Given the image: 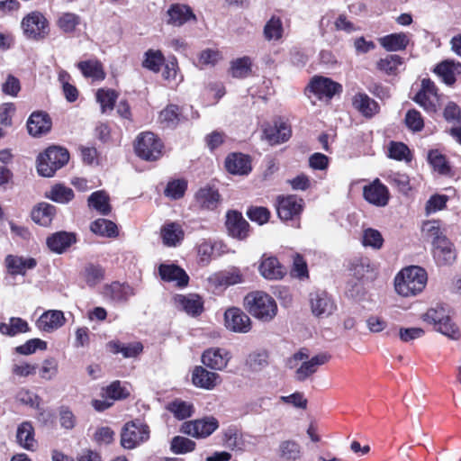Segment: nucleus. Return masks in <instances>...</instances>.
<instances>
[{"label": "nucleus", "instance_id": "nucleus-24", "mask_svg": "<svg viewBox=\"0 0 461 461\" xmlns=\"http://www.w3.org/2000/svg\"><path fill=\"white\" fill-rule=\"evenodd\" d=\"M192 381L197 387L212 390L220 383V375L203 366H196L192 374Z\"/></svg>", "mask_w": 461, "mask_h": 461}, {"label": "nucleus", "instance_id": "nucleus-14", "mask_svg": "<svg viewBox=\"0 0 461 461\" xmlns=\"http://www.w3.org/2000/svg\"><path fill=\"white\" fill-rule=\"evenodd\" d=\"M52 122L50 115L42 111L33 112L28 121L27 129L30 135L41 137L51 130Z\"/></svg>", "mask_w": 461, "mask_h": 461}, {"label": "nucleus", "instance_id": "nucleus-36", "mask_svg": "<svg viewBox=\"0 0 461 461\" xmlns=\"http://www.w3.org/2000/svg\"><path fill=\"white\" fill-rule=\"evenodd\" d=\"M29 330L28 322L19 317H11L8 323H0V333L9 337H14L20 333H26Z\"/></svg>", "mask_w": 461, "mask_h": 461}, {"label": "nucleus", "instance_id": "nucleus-61", "mask_svg": "<svg viewBox=\"0 0 461 461\" xmlns=\"http://www.w3.org/2000/svg\"><path fill=\"white\" fill-rule=\"evenodd\" d=\"M224 444L231 449H241L243 446L242 436L234 428H229L224 433Z\"/></svg>", "mask_w": 461, "mask_h": 461}, {"label": "nucleus", "instance_id": "nucleus-52", "mask_svg": "<svg viewBox=\"0 0 461 461\" xmlns=\"http://www.w3.org/2000/svg\"><path fill=\"white\" fill-rule=\"evenodd\" d=\"M283 25L280 18L273 16L264 27V36L267 41H277L282 37Z\"/></svg>", "mask_w": 461, "mask_h": 461}, {"label": "nucleus", "instance_id": "nucleus-23", "mask_svg": "<svg viewBox=\"0 0 461 461\" xmlns=\"http://www.w3.org/2000/svg\"><path fill=\"white\" fill-rule=\"evenodd\" d=\"M34 428L31 421H23L16 430V442L17 444L29 451L35 450L37 447V441L35 439Z\"/></svg>", "mask_w": 461, "mask_h": 461}, {"label": "nucleus", "instance_id": "nucleus-40", "mask_svg": "<svg viewBox=\"0 0 461 461\" xmlns=\"http://www.w3.org/2000/svg\"><path fill=\"white\" fill-rule=\"evenodd\" d=\"M91 230L100 236L114 238L118 236L117 225L112 221L100 218L91 223Z\"/></svg>", "mask_w": 461, "mask_h": 461}, {"label": "nucleus", "instance_id": "nucleus-58", "mask_svg": "<svg viewBox=\"0 0 461 461\" xmlns=\"http://www.w3.org/2000/svg\"><path fill=\"white\" fill-rule=\"evenodd\" d=\"M46 348V341L40 339H32L27 340L24 344L18 346L15 351L20 355L28 356L33 354L37 349L45 350Z\"/></svg>", "mask_w": 461, "mask_h": 461}, {"label": "nucleus", "instance_id": "nucleus-5", "mask_svg": "<svg viewBox=\"0 0 461 461\" xmlns=\"http://www.w3.org/2000/svg\"><path fill=\"white\" fill-rule=\"evenodd\" d=\"M163 144L152 132L140 133L135 141L134 149L138 157L147 161H155L162 155Z\"/></svg>", "mask_w": 461, "mask_h": 461}, {"label": "nucleus", "instance_id": "nucleus-13", "mask_svg": "<svg viewBox=\"0 0 461 461\" xmlns=\"http://www.w3.org/2000/svg\"><path fill=\"white\" fill-rule=\"evenodd\" d=\"M311 310L316 317L330 315L335 305L325 291H315L310 294Z\"/></svg>", "mask_w": 461, "mask_h": 461}, {"label": "nucleus", "instance_id": "nucleus-22", "mask_svg": "<svg viewBox=\"0 0 461 461\" xmlns=\"http://www.w3.org/2000/svg\"><path fill=\"white\" fill-rule=\"evenodd\" d=\"M225 167L232 175H248L251 171L249 157L241 153L230 154L225 159Z\"/></svg>", "mask_w": 461, "mask_h": 461}, {"label": "nucleus", "instance_id": "nucleus-49", "mask_svg": "<svg viewBox=\"0 0 461 461\" xmlns=\"http://www.w3.org/2000/svg\"><path fill=\"white\" fill-rule=\"evenodd\" d=\"M362 244L364 247H371L374 249H380L384 244V239L377 230L367 228L363 231Z\"/></svg>", "mask_w": 461, "mask_h": 461}, {"label": "nucleus", "instance_id": "nucleus-53", "mask_svg": "<svg viewBox=\"0 0 461 461\" xmlns=\"http://www.w3.org/2000/svg\"><path fill=\"white\" fill-rule=\"evenodd\" d=\"M164 56L159 50H149L145 53V59L143 60V67L153 71L158 72L161 65L164 63Z\"/></svg>", "mask_w": 461, "mask_h": 461}, {"label": "nucleus", "instance_id": "nucleus-32", "mask_svg": "<svg viewBox=\"0 0 461 461\" xmlns=\"http://www.w3.org/2000/svg\"><path fill=\"white\" fill-rule=\"evenodd\" d=\"M161 238L164 245L176 247L184 239V230L178 223L170 222L162 227Z\"/></svg>", "mask_w": 461, "mask_h": 461}, {"label": "nucleus", "instance_id": "nucleus-60", "mask_svg": "<svg viewBox=\"0 0 461 461\" xmlns=\"http://www.w3.org/2000/svg\"><path fill=\"white\" fill-rule=\"evenodd\" d=\"M420 106H421L426 112L434 113L438 110V99H435L430 95H426L423 92H418L413 98Z\"/></svg>", "mask_w": 461, "mask_h": 461}, {"label": "nucleus", "instance_id": "nucleus-41", "mask_svg": "<svg viewBox=\"0 0 461 461\" xmlns=\"http://www.w3.org/2000/svg\"><path fill=\"white\" fill-rule=\"evenodd\" d=\"M269 355L261 349L251 352L246 358V366L253 372H258L268 366Z\"/></svg>", "mask_w": 461, "mask_h": 461}, {"label": "nucleus", "instance_id": "nucleus-2", "mask_svg": "<svg viewBox=\"0 0 461 461\" xmlns=\"http://www.w3.org/2000/svg\"><path fill=\"white\" fill-rule=\"evenodd\" d=\"M248 311L262 321H270L277 312V305L273 297L264 292H254L245 297Z\"/></svg>", "mask_w": 461, "mask_h": 461}, {"label": "nucleus", "instance_id": "nucleus-43", "mask_svg": "<svg viewBox=\"0 0 461 461\" xmlns=\"http://www.w3.org/2000/svg\"><path fill=\"white\" fill-rule=\"evenodd\" d=\"M77 68L86 77H92L97 80H102L105 77V74L102 68V65L98 61H81L77 63Z\"/></svg>", "mask_w": 461, "mask_h": 461}, {"label": "nucleus", "instance_id": "nucleus-11", "mask_svg": "<svg viewBox=\"0 0 461 461\" xmlns=\"http://www.w3.org/2000/svg\"><path fill=\"white\" fill-rule=\"evenodd\" d=\"M225 226L230 236L245 240L249 236V224L238 211H229L226 214Z\"/></svg>", "mask_w": 461, "mask_h": 461}, {"label": "nucleus", "instance_id": "nucleus-35", "mask_svg": "<svg viewBox=\"0 0 461 461\" xmlns=\"http://www.w3.org/2000/svg\"><path fill=\"white\" fill-rule=\"evenodd\" d=\"M56 213V207L47 203H39L32 211V219L41 226H49Z\"/></svg>", "mask_w": 461, "mask_h": 461}, {"label": "nucleus", "instance_id": "nucleus-34", "mask_svg": "<svg viewBox=\"0 0 461 461\" xmlns=\"http://www.w3.org/2000/svg\"><path fill=\"white\" fill-rule=\"evenodd\" d=\"M87 203L90 208L97 211L102 215H108L112 211L110 197L104 190L92 193L87 199Z\"/></svg>", "mask_w": 461, "mask_h": 461}, {"label": "nucleus", "instance_id": "nucleus-39", "mask_svg": "<svg viewBox=\"0 0 461 461\" xmlns=\"http://www.w3.org/2000/svg\"><path fill=\"white\" fill-rule=\"evenodd\" d=\"M176 301L186 313L193 316L200 314L203 311V303L196 294L177 295Z\"/></svg>", "mask_w": 461, "mask_h": 461}, {"label": "nucleus", "instance_id": "nucleus-54", "mask_svg": "<svg viewBox=\"0 0 461 461\" xmlns=\"http://www.w3.org/2000/svg\"><path fill=\"white\" fill-rule=\"evenodd\" d=\"M159 120L167 127H174L179 122V107L175 104L167 105L159 113Z\"/></svg>", "mask_w": 461, "mask_h": 461}, {"label": "nucleus", "instance_id": "nucleus-17", "mask_svg": "<svg viewBox=\"0 0 461 461\" xmlns=\"http://www.w3.org/2000/svg\"><path fill=\"white\" fill-rule=\"evenodd\" d=\"M160 278L165 282H176L179 287H185L188 285L189 276L180 267L171 264H161L158 267Z\"/></svg>", "mask_w": 461, "mask_h": 461}, {"label": "nucleus", "instance_id": "nucleus-7", "mask_svg": "<svg viewBox=\"0 0 461 461\" xmlns=\"http://www.w3.org/2000/svg\"><path fill=\"white\" fill-rule=\"evenodd\" d=\"M22 28L27 38L40 40L49 33V23L40 12H32L22 21Z\"/></svg>", "mask_w": 461, "mask_h": 461}, {"label": "nucleus", "instance_id": "nucleus-44", "mask_svg": "<svg viewBox=\"0 0 461 461\" xmlns=\"http://www.w3.org/2000/svg\"><path fill=\"white\" fill-rule=\"evenodd\" d=\"M83 277L88 286H95L104 277V270L99 265L87 264L83 271Z\"/></svg>", "mask_w": 461, "mask_h": 461}, {"label": "nucleus", "instance_id": "nucleus-48", "mask_svg": "<svg viewBox=\"0 0 461 461\" xmlns=\"http://www.w3.org/2000/svg\"><path fill=\"white\" fill-rule=\"evenodd\" d=\"M167 410L172 412L176 419L185 420L192 416L194 407L191 403L176 400L168 405Z\"/></svg>", "mask_w": 461, "mask_h": 461}, {"label": "nucleus", "instance_id": "nucleus-15", "mask_svg": "<svg viewBox=\"0 0 461 461\" xmlns=\"http://www.w3.org/2000/svg\"><path fill=\"white\" fill-rule=\"evenodd\" d=\"M365 199L376 206H385L389 201V191L379 179L374 180L363 189Z\"/></svg>", "mask_w": 461, "mask_h": 461}, {"label": "nucleus", "instance_id": "nucleus-55", "mask_svg": "<svg viewBox=\"0 0 461 461\" xmlns=\"http://www.w3.org/2000/svg\"><path fill=\"white\" fill-rule=\"evenodd\" d=\"M186 186L187 184L185 180H174L168 182L167 187L165 188L164 194L166 196L171 199L177 200L184 196Z\"/></svg>", "mask_w": 461, "mask_h": 461}, {"label": "nucleus", "instance_id": "nucleus-46", "mask_svg": "<svg viewBox=\"0 0 461 461\" xmlns=\"http://www.w3.org/2000/svg\"><path fill=\"white\" fill-rule=\"evenodd\" d=\"M47 197L59 203H67L73 199L74 192L69 187L56 185L50 189Z\"/></svg>", "mask_w": 461, "mask_h": 461}, {"label": "nucleus", "instance_id": "nucleus-29", "mask_svg": "<svg viewBox=\"0 0 461 461\" xmlns=\"http://www.w3.org/2000/svg\"><path fill=\"white\" fill-rule=\"evenodd\" d=\"M221 195L216 189L210 186L200 188L195 194V201L200 208L214 210L220 203Z\"/></svg>", "mask_w": 461, "mask_h": 461}, {"label": "nucleus", "instance_id": "nucleus-16", "mask_svg": "<svg viewBox=\"0 0 461 461\" xmlns=\"http://www.w3.org/2000/svg\"><path fill=\"white\" fill-rule=\"evenodd\" d=\"M309 87L311 88V91L320 98L322 96L331 98L334 95L342 91L341 85L323 77H314L312 79Z\"/></svg>", "mask_w": 461, "mask_h": 461}, {"label": "nucleus", "instance_id": "nucleus-3", "mask_svg": "<svg viewBox=\"0 0 461 461\" xmlns=\"http://www.w3.org/2000/svg\"><path fill=\"white\" fill-rule=\"evenodd\" d=\"M69 159L68 151L59 146L49 147L37 159V171L45 177H50L65 166Z\"/></svg>", "mask_w": 461, "mask_h": 461}, {"label": "nucleus", "instance_id": "nucleus-37", "mask_svg": "<svg viewBox=\"0 0 461 461\" xmlns=\"http://www.w3.org/2000/svg\"><path fill=\"white\" fill-rule=\"evenodd\" d=\"M278 456L285 461H295L301 457V446L293 439L283 440L278 446Z\"/></svg>", "mask_w": 461, "mask_h": 461}, {"label": "nucleus", "instance_id": "nucleus-30", "mask_svg": "<svg viewBox=\"0 0 461 461\" xmlns=\"http://www.w3.org/2000/svg\"><path fill=\"white\" fill-rule=\"evenodd\" d=\"M5 263L12 275H25L28 269H32L37 265V261L32 258L13 255H8L5 258Z\"/></svg>", "mask_w": 461, "mask_h": 461}, {"label": "nucleus", "instance_id": "nucleus-27", "mask_svg": "<svg viewBox=\"0 0 461 461\" xmlns=\"http://www.w3.org/2000/svg\"><path fill=\"white\" fill-rule=\"evenodd\" d=\"M168 24L181 26L190 19H195L192 10L184 5H172L167 12Z\"/></svg>", "mask_w": 461, "mask_h": 461}, {"label": "nucleus", "instance_id": "nucleus-38", "mask_svg": "<svg viewBox=\"0 0 461 461\" xmlns=\"http://www.w3.org/2000/svg\"><path fill=\"white\" fill-rule=\"evenodd\" d=\"M402 63V58L399 55L389 54L376 62V68L388 76H396L399 72L398 68Z\"/></svg>", "mask_w": 461, "mask_h": 461}, {"label": "nucleus", "instance_id": "nucleus-21", "mask_svg": "<svg viewBox=\"0 0 461 461\" xmlns=\"http://www.w3.org/2000/svg\"><path fill=\"white\" fill-rule=\"evenodd\" d=\"M260 275L267 280H279L285 274V268L276 257H262L258 267Z\"/></svg>", "mask_w": 461, "mask_h": 461}, {"label": "nucleus", "instance_id": "nucleus-6", "mask_svg": "<svg viewBox=\"0 0 461 461\" xmlns=\"http://www.w3.org/2000/svg\"><path fill=\"white\" fill-rule=\"evenodd\" d=\"M149 438V426L140 420L127 422L121 433V445L126 449H133Z\"/></svg>", "mask_w": 461, "mask_h": 461}, {"label": "nucleus", "instance_id": "nucleus-62", "mask_svg": "<svg viewBox=\"0 0 461 461\" xmlns=\"http://www.w3.org/2000/svg\"><path fill=\"white\" fill-rule=\"evenodd\" d=\"M59 419L61 428L70 430L77 424V418L73 411L67 406H61L59 409Z\"/></svg>", "mask_w": 461, "mask_h": 461}, {"label": "nucleus", "instance_id": "nucleus-45", "mask_svg": "<svg viewBox=\"0 0 461 461\" xmlns=\"http://www.w3.org/2000/svg\"><path fill=\"white\" fill-rule=\"evenodd\" d=\"M251 60L247 56L232 60L230 63L231 76L236 78L248 77L251 72Z\"/></svg>", "mask_w": 461, "mask_h": 461}, {"label": "nucleus", "instance_id": "nucleus-59", "mask_svg": "<svg viewBox=\"0 0 461 461\" xmlns=\"http://www.w3.org/2000/svg\"><path fill=\"white\" fill-rule=\"evenodd\" d=\"M80 23V17L72 13H65L63 14L59 21L58 25L59 27L67 33L73 32L76 30V27Z\"/></svg>", "mask_w": 461, "mask_h": 461}, {"label": "nucleus", "instance_id": "nucleus-26", "mask_svg": "<svg viewBox=\"0 0 461 461\" xmlns=\"http://www.w3.org/2000/svg\"><path fill=\"white\" fill-rule=\"evenodd\" d=\"M75 242V235L67 231L56 232L47 239V245L49 249L58 254L63 253Z\"/></svg>", "mask_w": 461, "mask_h": 461}, {"label": "nucleus", "instance_id": "nucleus-25", "mask_svg": "<svg viewBox=\"0 0 461 461\" xmlns=\"http://www.w3.org/2000/svg\"><path fill=\"white\" fill-rule=\"evenodd\" d=\"M434 72L445 84L451 86L456 82V76L461 74V63L447 59L438 64Z\"/></svg>", "mask_w": 461, "mask_h": 461}, {"label": "nucleus", "instance_id": "nucleus-64", "mask_svg": "<svg viewBox=\"0 0 461 461\" xmlns=\"http://www.w3.org/2000/svg\"><path fill=\"white\" fill-rule=\"evenodd\" d=\"M106 396L112 400H120L125 399L129 396V392L121 385L120 381L113 382L109 386L105 389Z\"/></svg>", "mask_w": 461, "mask_h": 461}, {"label": "nucleus", "instance_id": "nucleus-33", "mask_svg": "<svg viewBox=\"0 0 461 461\" xmlns=\"http://www.w3.org/2000/svg\"><path fill=\"white\" fill-rule=\"evenodd\" d=\"M379 43L387 51H399L406 49L409 38L404 32L392 33L380 38Z\"/></svg>", "mask_w": 461, "mask_h": 461}, {"label": "nucleus", "instance_id": "nucleus-57", "mask_svg": "<svg viewBox=\"0 0 461 461\" xmlns=\"http://www.w3.org/2000/svg\"><path fill=\"white\" fill-rule=\"evenodd\" d=\"M389 157L396 160L411 161L409 148L402 142L392 141L389 146Z\"/></svg>", "mask_w": 461, "mask_h": 461}, {"label": "nucleus", "instance_id": "nucleus-8", "mask_svg": "<svg viewBox=\"0 0 461 461\" xmlns=\"http://www.w3.org/2000/svg\"><path fill=\"white\" fill-rule=\"evenodd\" d=\"M218 427L217 419L211 416L185 422L182 425L181 431L194 438H206L212 434Z\"/></svg>", "mask_w": 461, "mask_h": 461}, {"label": "nucleus", "instance_id": "nucleus-31", "mask_svg": "<svg viewBox=\"0 0 461 461\" xmlns=\"http://www.w3.org/2000/svg\"><path fill=\"white\" fill-rule=\"evenodd\" d=\"M264 136L271 145L286 141L291 136V129L285 122H276L264 129Z\"/></svg>", "mask_w": 461, "mask_h": 461}, {"label": "nucleus", "instance_id": "nucleus-12", "mask_svg": "<svg viewBox=\"0 0 461 461\" xmlns=\"http://www.w3.org/2000/svg\"><path fill=\"white\" fill-rule=\"evenodd\" d=\"M303 200L295 195H288L278 199L276 211L278 217L288 221L299 215L303 211Z\"/></svg>", "mask_w": 461, "mask_h": 461}, {"label": "nucleus", "instance_id": "nucleus-9", "mask_svg": "<svg viewBox=\"0 0 461 461\" xmlns=\"http://www.w3.org/2000/svg\"><path fill=\"white\" fill-rule=\"evenodd\" d=\"M432 254L438 265H450L456 257L453 243L446 237H436L432 243Z\"/></svg>", "mask_w": 461, "mask_h": 461}, {"label": "nucleus", "instance_id": "nucleus-56", "mask_svg": "<svg viewBox=\"0 0 461 461\" xmlns=\"http://www.w3.org/2000/svg\"><path fill=\"white\" fill-rule=\"evenodd\" d=\"M429 164L440 174H447L450 170L446 158L438 150H430L428 155Z\"/></svg>", "mask_w": 461, "mask_h": 461}, {"label": "nucleus", "instance_id": "nucleus-10", "mask_svg": "<svg viewBox=\"0 0 461 461\" xmlns=\"http://www.w3.org/2000/svg\"><path fill=\"white\" fill-rule=\"evenodd\" d=\"M225 326L233 332L247 333L251 329L250 318L240 308H230L224 313Z\"/></svg>", "mask_w": 461, "mask_h": 461}, {"label": "nucleus", "instance_id": "nucleus-18", "mask_svg": "<svg viewBox=\"0 0 461 461\" xmlns=\"http://www.w3.org/2000/svg\"><path fill=\"white\" fill-rule=\"evenodd\" d=\"M330 359L327 353H321L307 361H303L295 371V379L299 382L305 381L308 377L317 372L320 366L326 364Z\"/></svg>", "mask_w": 461, "mask_h": 461}, {"label": "nucleus", "instance_id": "nucleus-47", "mask_svg": "<svg viewBox=\"0 0 461 461\" xmlns=\"http://www.w3.org/2000/svg\"><path fill=\"white\" fill-rule=\"evenodd\" d=\"M195 442L185 437L176 436L172 438L170 450L176 455L186 454L194 451Z\"/></svg>", "mask_w": 461, "mask_h": 461}, {"label": "nucleus", "instance_id": "nucleus-1", "mask_svg": "<svg viewBox=\"0 0 461 461\" xmlns=\"http://www.w3.org/2000/svg\"><path fill=\"white\" fill-rule=\"evenodd\" d=\"M427 283L426 271L417 266L402 269L394 279L396 292L402 296H413L420 293Z\"/></svg>", "mask_w": 461, "mask_h": 461}, {"label": "nucleus", "instance_id": "nucleus-28", "mask_svg": "<svg viewBox=\"0 0 461 461\" xmlns=\"http://www.w3.org/2000/svg\"><path fill=\"white\" fill-rule=\"evenodd\" d=\"M352 104L363 116L371 118L379 112L378 104L366 94L358 93L353 97Z\"/></svg>", "mask_w": 461, "mask_h": 461}, {"label": "nucleus", "instance_id": "nucleus-42", "mask_svg": "<svg viewBox=\"0 0 461 461\" xmlns=\"http://www.w3.org/2000/svg\"><path fill=\"white\" fill-rule=\"evenodd\" d=\"M107 293H110L111 297L117 302H125L130 297L134 295V289L127 285L114 282L106 287Z\"/></svg>", "mask_w": 461, "mask_h": 461}, {"label": "nucleus", "instance_id": "nucleus-50", "mask_svg": "<svg viewBox=\"0 0 461 461\" xmlns=\"http://www.w3.org/2000/svg\"><path fill=\"white\" fill-rule=\"evenodd\" d=\"M117 94L112 89H99L96 93V100L101 105L102 113L113 110L117 99Z\"/></svg>", "mask_w": 461, "mask_h": 461}, {"label": "nucleus", "instance_id": "nucleus-63", "mask_svg": "<svg viewBox=\"0 0 461 461\" xmlns=\"http://www.w3.org/2000/svg\"><path fill=\"white\" fill-rule=\"evenodd\" d=\"M406 126L413 131H420L424 127V122L421 114L415 109H411L405 115Z\"/></svg>", "mask_w": 461, "mask_h": 461}, {"label": "nucleus", "instance_id": "nucleus-51", "mask_svg": "<svg viewBox=\"0 0 461 461\" xmlns=\"http://www.w3.org/2000/svg\"><path fill=\"white\" fill-rule=\"evenodd\" d=\"M16 400L20 403L30 406L31 408H33L35 410L43 411V409L41 406V398L38 394L27 389L20 390L16 394Z\"/></svg>", "mask_w": 461, "mask_h": 461}, {"label": "nucleus", "instance_id": "nucleus-4", "mask_svg": "<svg viewBox=\"0 0 461 461\" xmlns=\"http://www.w3.org/2000/svg\"><path fill=\"white\" fill-rule=\"evenodd\" d=\"M423 320L433 324L437 331L452 339H457L460 336L458 328L450 319L447 310L442 305L429 309L423 315Z\"/></svg>", "mask_w": 461, "mask_h": 461}, {"label": "nucleus", "instance_id": "nucleus-19", "mask_svg": "<svg viewBox=\"0 0 461 461\" xmlns=\"http://www.w3.org/2000/svg\"><path fill=\"white\" fill-rule=\"evenodd\" d=\"M230 361L228 351L223 348H209L202 355L203 364L214 370L224 369Z\"/></svg>", "mask_w": 461, "mask_h": 461}, {"label": "nucleus", "instance_id": "nucleus-20", "mask_svg": "<svg viewBox=\"0 0 461 461\" xmlns=\"http://www.w3.org/2000/svg\"><path fill=\"white\" fill-rule=\"evenodd\" d=\"M66 319L63 312L49 310L44 312L37 320V327L45 332H52L65 324Z\"/></svg>", "mask_w": 461, "mask_h": 461}]
</instances>
